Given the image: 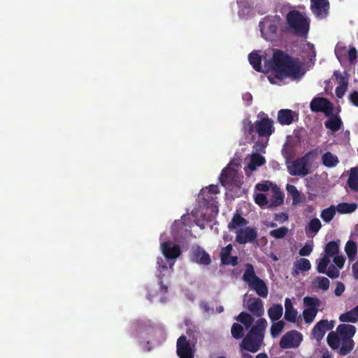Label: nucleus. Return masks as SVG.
<instances>
[{
  "mask_svg": "<svg viewBox=\"0 0 358 358\" xmlns=\"http://www.w3.org/2000/svg\"><path fill=\"white\" fill-rule=\"evenodd\" d=\"M270 68L273 75L268 76L269 82L276 83L275 79L282 81L286 78L292 80H299L305 72L301 64L297 59H294L281 50H276L270 62Z\"/></svg>",
  "mask_w": 358,
  "mask_h": 358,
  "instance_id": "f257e3e1",
  "label": "nucleus"
},
{
  "mask_svg": "<svg viewBox=\"0 0 358 358\" xmlns=\"http://www.w3.org/2000/svg\"><path fill=\"white\" fill-rule=\"evenodd\" d=\"M267 322L264 318H259L251 327L240 343L241 350L252 353L258 352L264 344V331Z\"/></svg>",
  "mask_w": 358,
  "mask_h": 358,
  "instance_id": "f03ea898",
  "label": "nucleus"
},
{
  "mask_svg": "<svg viewBox=\"0 0 358 358\" xmlns=\"http://www.w3.org/2000/svg\"><path fill=\"white\" fill-rule=\"evenodd\" d=\"M317 150L313 149L304 154L301 157L291 162L287 165V170L293 176H306L310 172L313 162L317 157Z\"/></svg>",
  "mask_w": 358,
  "mask_h": 358,
  "instance_id": "7ed1b4c3",
  "label": "nucleus"
},
{
  "mask_svg": "<svg viewBox=\"0 0 358 358\" xmlns=\"http://www.w3.org/2000/svg\"><path fill=\"white\" fill-rule=\"evenodd\" d=\"M286 21L290 30L296 36L307 38L310 29V21L296 10H292L286 15Z\"/></svg>",
  "mask_w": 358,
  "mask_h": 358,
  "instance_id": "20e7f679",
  "label": "nucleus"
},
{
  "mask_svg": "<svg viewBox=\"0 0 358 358\" xmlns=\"http://www.w3.org/2000/svg\"><path fill=\"white\" fill-rule=\"evenodd\" d=\"M243 280L248 285L249 287L255 290L259 296L266 298L268 296V287L265 282L255 274L252 264L249 263L245 264V270L243 275Z\"/></svg>",
  "mask_w": 358,
  "mask_h": 358,
  "instance_id": "39448f33",
  "label": "nucleus"
},
{
  "mask_svg": "<svg viewBox=\"0 0 358 358\" xmlns=\"http://www.w3.org/2000/svg\"><path fill=\"white\" fill-rule=\"evenodd\" d=\"M281 19L278 16H267L259 22V28L262 36L266 40L273 39L277 34Z\"/></svg>",
  "mask_w": 358,
  "mask_h": 358,
  "instance_id": "423d86ee",
  "label": "nucleus"
},
{
  "mask_svg": "<svg viewBox=\"0 0 358 358\" xmlns=\"http://www.w3.org/2000/svg\"><path fill=\"white\" fill-rule=\"evenodd\" d=\"M310 108L314 113H323L326 116L331 115L334 106L332 103L324 97H315L310 103Z\"/></svg>",
  "mask_w": 358,
  "mask_h": 358,
  "instance_id": "0eeeda50",
  "label": "nucleus"
},
{
  "mask_svg": "<svg viewBox=\"0 0 358 358\" xmlns=\"http://www.w3.org/2000/svg\"><path fill=\"white\" fill-rule=\"evenodd\" d=\"M301 341L302 334L296 330H292L282 336L280 341V346L282 349L297 348Z\"/></svg>",
  "mask_w": 358,
  "mask_h": 358,
  "instance_id": "6e6552de",
  "label": "nucleus"
},
{
  "mask_svg": "<svg viewBox=\"0 0 358 358\" xmlns=\"http://www.w3.org/2000/svg\"><path fill=\"white\" fill-rule=\"evenodd\" d=\"M274 131L273 121L268 117H262L255 121V132L259 137L268 138Z\"/></svg>",
  "mask_w": 358,
  "mask_h": 358,
  "instance_id": "1a4fd4ad",
  "label": "nucleus"
},
{
  "mask_svg": "<svg viewBox=\"0 0 358 358\" xmlns=\"http://www.w3.org/2000/svg\"><path fill=\"white\" fill-rule=\"evenodd\" d=\"M236 234V241L241 245L247 243H254L258 236L257 229L250 227L237 229Z\"/></svg>",
  "mask_w": 358,
  "mask_h": 358,
  "instance_id": "9d476101",
  "label": "nucleus"
},
{
  "mask_svg": "<svg viewBox=\"0 0 358 358\" xmlns=\"http://www.w3.org/2000/svg\"><path fill=\"white\" fill-rule=\"evenodd\" d=\"M190 259L192 262L203 266H208L211 263L210 255L199 245L192 247Z\"/></svg>",
  "mask_w": 358,
  "mask_h": 358,
  "instance_id": "9b49d317",
  "label": "nucleus"
},
{
  "mask_svg": "<svg viewBox=\"0 0 358 358\" xmlns=\"http://www.w3.org/2000/svg\"><path fill=\"white\" fill-rule=\"evenodd\" d=\"M330 263V259L327 258H320L317 260V271L319 273L326 274L331 279H335L339 277V268H336L334 265H331L328 269L327 266Z\"/></svg>",
  "mask_w": 358,
  "mask_h": 358,
  "instance_id": "f8f14e48",
  "label": "nucleus"
},
{
  "mask_svg": "<svg viewBox=\"0 0 358 358\" xmlns=\"http://www.w3.org/2000/svg\"><path fill=\"white\" fill-rule=\"evenodd\" d=\"M334 327V321L329 322L327 320H321L314 326L311 334L317 341H320L325 333L329 330H331Z\"/></svg>",
  "mask_w": 358,
  "mask_h": 358,
  "instance_id": "ddd939ff",
  "label": "nucleus"
},
{
  "mask_svg": "<svg viewBox=\"0 0 358 358\" xmlns=\"http://www.w3.org/2000/svg\"><path fill=\"white\" fill-rule=\"evenodd\" d=\"M310 9L317 17L324 18L329 13V2L328 0H310Z\"/></svg>",
  "mask_w": 358,
  "mask_h": 358,
  "instance_id": "4468645a",
  "label": "nucleus"
},
{
  "mask_svg": "<svg viewBox=\"0 0 358 358\" xmlns=\"http://www.w3.org/2000/svg\"><path fill=\"white\" fill-rule=\"evenodd\" d=\"M177 354L180 358H194V352L185 336L178 338Z\"/></svg>",
  "mask_w": 358,
  "mask_h": 358,
  "instance_id": "2eb2a0df",
  "label": "nucleus"
},
{
  "mask_svg": "<svg viewBox=\"0 0 358 358\" xmlns=\"http://www.w3.org/2000/svg\"><path fill=\"white\" fill-rule=\"evenodd\" d=\"M161 249L166 259H176L181 255L180 245L165 241L161 245Z\"/></svg>",
  "mask_w": 358,
  "mask_h": 358,
  "instance_id": "dca6fc26",
  "label": "nucleus"
},
{
  "mask_svg": "<svg viewBox=\"0 0 358 358\" xmlns=\"http://www.w3.org/2000/svg\"><path fill=\"white\" fill-rule=\"evenodd\" d=\"M248 309L256 317H261L264 313L263 301L259 298H250L248 301Z\"/></svg>",
  "mask_w": 358,
  "mask_h": 358,
  "instance_id": "f3484780",
  "label": "nucleus"
},
{
  "mask_svg": "<svg viewBox=\"0 0 358 358\" xmlns=\"http://www.w3.org/2000/svg\"><path fill=\"white\" fill-rule=\"evenodd\" d=\"M298 114L290 109H280L278 112V121L281 125H289L294 120V117Z\"/></svg>",
  "mask_w": 358,
  "mask_h": 358,
  "instance_id": "a211bd4d",
  "label": "nucleus"
},
{
  "mask_svg": "<svg viewBox=\"0 0 358 358\" xmlns=\"http://www.w3.org/2000/svg\"><path fill=\"white\" fill-rule=\"evenodd\" d=\"M341 339H352L356 333V327L352 324H341L336 328Z\"/></svg>",
  "mask_w": 358,
  "mask_h": 358,
  "instance_id": "6ab92c4d",
  "label": "nucleus"
},
{
  "mask_svg": "<svg viewBox=\"0 0 358 358\" xmlns=\"http://www.w3.org/2000/svg\"><path fill=\"white\" fill-rule=\"evenodd\" d=\"M285 319L289 322H295L297 318V310L293 307L292 302L290 299H285Z\"/></svg>",
  "mask_w": 358,
  "mask_h": 358,
  "instance_id": "aec40b11",
  "label": "nucleus"
},
{
  "mask_svg": "<svg viewBox=\"0 0 358 358\" xmlns=\"http://www.w3.org/2000/svg\"><path fill=\"white\" fill-rule=\"evenodd\" d=\"M248 224V221L241 216V215L236 211L231 220L228 224V229L230 231L237 229L238 228L245 227Z\"/></svg>",
  "mask_w": 358,
  "mask_h": 358,
  "instance_id": "412c9836",
  "label": "nucleus"
},
{
  "mask_svg": "<svg viewBox=\"0 0 358 358\" xmlns=\"http://www.w3.org/2000/svg\"><path fill=\"white\" fill-rule=\"evenodd\" d=\"M340 240L332 241L327 243L324 248V255L322 258L330 259L339 252Z\"/></svg>",
  "mask_w": 358,
  "mask_h": 358,
  "instance_id": "4be33fe9",
  "label": "nucleus"
},
{
  "mask_svg": "<svg viewBox=\"0 0 358 358\" xmlns=\"http://www.w3.org/2000/svg\"><path fill=\"white\" fill-rule=\"evenodd\" d=\"M339 321L341 322L356 323L358 321V305L349 311H347L339 316Z\"/></svg>",
  "mask_w": 358,
  "mask_h": 358,
  "instance_id": "5701e85b",
  "label": "nucleus"
},
{
  "mask_svg": "<svg viewBox=\"0 0 358 358\" xmlns=\"http://www.w3.org/2000/svg\"><path fill=\"white\" fill-rule=\"evenodd\" d=\"M343 125L341 119L337 115H331L327 120L324 122V126L327 129H330L333 132L338 131Z\"/></svg>",
  "mask_w": 358,
  "mask_h": 358,
  "instance_id": "b1692460",
  "label": "nucleus"
},
{
  "mask_svg": "<svg viewBox=\"0 0 358 358\" xmlns=\"http://www.w3.org/2000/svg\"><path fill=\"white\" fill-rule=\"evenodd\" d=\"M248 60L250 64L252 66V68L258 72H264L262 66V56L259 55L257 52L253 51L250 52L248 55Z\"/></svg>",
  "mask_w": 358,
  "mask_h": 358,
  "instance_id": "393cba45",
  "label": "nucleus"
},
{
  "mask_svg": "<svg viewBox=\"0 0 358 358\" xmlns=\"http://www.w3.org/2000/svg\"><path fill=\"white\" fill-rule=\"evenodd\" d=\"M266 163L264 157L259 153H254L251 155L250 161L248 165L250 171H255L257 167L261 166Z\"/></svg>",
  "mask_w": 358,
  "mask_h": 358,
  "instance_id": "a878e982",
  "label": "nucleus"
},
{
  "mask_svg": "<svg viewBox=\"0 0 358 358\" xmlns=\"http://www.w3.org/2000/svg\"><path fill=\"white\" fill-rule=\"evenodd\" d=\"M322 162L324 166L332 168L338 165L339 159L336 155H333L331 152H327L322 157Z\"/></svg>",
  "mask_w": 358,
  "mask_h": 358,
  "instance_id": "bb28decb",
  "label": "nucleus"
},
{
  "mask_svg": "<svg viewBox=\"0 0 358 358\" xmlns=\"http://www.w3.org/2000/svg\"><path fill=\"white\" fill-rule=\"evenodd\" d=\"M347 183L352 190L358 192V167L350 169Z\"/></svg>",
  "mask_w": 358,
  "mask_h": 358,
  "instance_id": "cd10ccee",
  "label": "nucleus"
},
{
  "mask_svg": "<svg viewBox=\"0 0 358 358\" xmlns=\"http://www.w3.org/2000/svg\"><path fill=\"white\" fill-rule=\"evenodd\" d=\"M283 308L281 304H274L268 310V315L272 322L278 321L282 315Z\"/></svg>",
  "mask_w": 358,
  "mask_h": 358,
  "instance_id": "c85d7f7f",
  "label": "nucleus"
},
{
  "mask_svg": "<svg viewBox=\"0 0 358 358\" xmlns=\"http://www.w3.org/2000/svg\"><path fill=\"white\" fill-rule=\"evenodd\" d=\"M294 274H299L300 271H308L311 268V264L308 259L301 258L294 264Z\"/></svg>",
  "mask_w": 358,
  "mask_h": 358,
  "instance_id": "c756f323",
  "label": "nucleus"
},
{
  "mask_svg": "<svg viewBox=\"0 0 358 358\" xmlns=\"http://www.w3.org/2000/svg\"><path fill=\"white\" fill-rule=\"evenodd\" d=\"M355 342L352 339H341L338 353L342 356L348 355L354 348Z\"/></svg>",
  "mask_w": 358,
  "mask_h": 358,
  "instance_id": "7c9ffc66",
  "label": "nucleus"
},
{
  "mask_svg": "<svg viewBox=\"0 0 358 358\" xmlns=\"http://www.w3.org/2000/svg\"><path fill=\"white\" fill-rule=\"evenodd\" d=\"M327 341L332 350H338L341 345V338L337 331H331L327 336Z\"/></svg>",
  "mask_w": 358,
  "mask_h": 358,
  "instance_id": "2f4dec72",
  "label": "nucleus"
},
{
  "mask_svg": "<svg viewBox=\"0 0 358 358\" xmlns=\"http://www.w3.org/2000/svg\"><path fill=\"white\" fill-rule=\"evenodd\" d=\"M286 189L288 194L292 196L294 205L302 202L301 194L294 185L288 184L287 185Z\"/></svg>",
  "mask_w": 358,
  "mask_h": 358,
  "instance_id": "473e14b6",
  "label": "nucleus"
},
{
  "mask_svg": "<svg viewBox=\"0 0 358 358\" xmlns=\"http://www.w3.org/2000/svg\"><path fill=\"white\" fill-rule=\"evenodd\" d=\"M345 251L350 261H353L357 252V243L353 241H348L345 246Z\"/></svg>",
  "mask_w": 358,
  "mask_h": 358,
  "instance_id": "72a5a7b5",
  "label": "nucleus"
},
{
  "mask_svg": "<svg viewBox=\"0 0 358 358\" xmlns=\"http://www.w3.org/2000/svg\"><path fill=\"white\" fill-rule=\"evenodd\" d=\"M313 285L318 289L326 291L329 287L330 281L326 277L317 276L313 281Z\"/></svg>",
  "mask_w": 358,
  "mask_h": 358,
  "instance_id": "f704fd0d",
  "label": "nucleus"
},
{
  "mask_svg": "<svg viewBox=\"0 0 358 358\" xmlns=\"http://www.w3.org/2000/svg\"><path fill=\"white\" fill-rule=\"evenodd\" d=\"M336 209L334 206H331L322 210L320 217L324 222L328 223L333 220L336 215Z\"/></svg>",
  "mask_w": 358,
  "mask_h": 358,
  "instance_id": "c9c22d12",
  "label": "nucleus"
},
{
  "mask_svg": "<svg viewBox=\"0 0 358 358\" xmlns=\"http://www.w3.org/2000/svg\"><path fill=\"white\" fill-rule=\"evenodd\" d=\"M284 194L281 192H275L271 198L269 204L268 205V208H273L277 207L283 203Z\"/></svg>",
  "mask_w": 358,
  "mask_h": 358,
  "instance_id": "e433bc0d",
  "label": "nucleus"
},
{
  "mask_svg": "<svg viewBox=\"0 0 358 358\" xmlns=\"http://www.w3.org/2000/svg\"><path fill=\"white\" fill-rule=\"evenodd\" d=\"M303 304L306 308H312L318 310L321 305V301L317 297L305 296L303 298Z\"/></svg>",
  "mask_w": 358,
  "mask_h": 358,
  "instance_id": "4c0bfd02",
  "label": "nucleus"
},
{
  "mask_svg": "<svg viewBox=\"0 0 358 358\" xmlns=\"http://www.w3.org/2000/svg\"><path fill=\"white\" fill-rule=\"evenodd\" d=\"M236 319L241 323L243 324L246 328L250 327L254 322V318L252 316L245 312H241Z\"/></svg>",
  "mask_w": 358,
  "mask_h": 358,
  "instance_id": "58836bf2",
  "label": "nucleus"
},
{
  "mask_svg": "<svg viewBox=\"0 0 358 358\" xmlns=\"http://www.w3.org/2000/svg\"><path fill=\"white\" fill-rule=\"evenodd\" d=\"M357 208V205L356 203H341L337 206L336 210L343 214L345 213H351Z\"/></svg>",
  "mask_w": 358,
  "mask_h": 358,
  "instance_id": "ea45409f",
  "label": "nucleus"
},
{
  "mask_svg": "<svg viewBox=\"0 0 358 358\" xmlns=\"http://www.w3.org/2000/svg\"><path fill=\"white\" fill-rule=\"evenodd\" d=\"M231 336L235 339L242 338L244 336V329L238 323H234L231 329Z\"/></svg>",
  "mask_w": 358,
  "mask_h": 358,
  "instance_id": "a19ab883",
  "label": "nucleus"
},
{
  "mask_svg": "<svg viewBox=\"0 0 358 358\" xmlns=\"http://www.w3.org/2000/svg\"><path fill=\"white\" fill-rule=\"evenodd\" d=\"M318 310L312 308H305L303 311V317L304 322L310 324L315 320Z\"/></svg>",
  "mask_w": 358,
  "mask_h": 358,
  "instance_id": "79ce46f5",
  "label": "nucleus"
},
{
  "mask_svg": "<svg viewBox=\"0 0 358 358\" xmlns=\"http://www.w3.org/2000/svg\"><path fill=\"white\" fill-rule=\"evenodd\" d=\"M285 327V322L282 320L273 323L271 327V335L275 338L280 335Z\"/></svg>",
  "mask_w": 358,
  "mask_h": 358,
  "instance_id": "37998d69",
  "label": "nucleus"
},
{
  "mask_svg": "<svg viewBox=\"0 0 358 358\" xmlns=\"http://www.w3.org/2000/svg\"><path fill=\"white\" fill-rule=\"evenodd\" d=\"M288 233V228L286 227H281L278 229L271 230L269 234L271 237L275 238H283Z\"/></svg>",
  "mask_w": 358,
  "mask_h": 358,
  "instance_id": "c03bdc74",
  "label": "nucleus"
},
{
  "mask_svg": "<svg viewBox=\"0 0 358 358\" xmlns=\"http://www.w3.org/2000/svg\"><path fill=\"white\" fill-rule=\"evenodd\" d=\"M322 227V224L318 218H313L308 224V231L316 234Z\"/></svg>",
  "mask_w": 358,
  "mask_h": 358,
  "instance_id": "a18cd8bd",
  "label": "nucleus"
},
{
  "mask_svg": "<svg viewBox=\"0 0 358 358\" xmlns=\"http://www.w3.org/2000/svg\"><path fill=\"white\" fill-rule=\"evenodd\" d=\"M232 250L233 247L231 244H228L226 247L222 248L220 254L222 264L224 262L227 258L230 257Z\"/></svg>",
  "mask_w": 358,
  "mask_h": 358,
  "instance_id": "49530a36",
  "label": "nucleus"
},
{
  "mask_svg": "<svg viewBox=\"0 0 358 358\" xmlns=\"http://www.w3.org/2000/svg\"><path fill=\"white\" fill-rule=\"evenodd\" d=\"M255 203L260 207H264L269 204L267 197L262 193L257 194L255 197Z\"/></svg>",
  "mask_w": 358,
  "mask_h": 358,
  "instance_id": "de8ad7c7",
  "label": "nucleus"
},
{
  "mask_svg": "<svg viewBox=\"0 0 358 358\" xmlns=\"http://www.w3.org/2000/svg\"><path fill=\"white\" fill-rule=\"evenodd\" d=\"M333 257H334L333 262H334V266L336 268L341 269L344 266V264L345 262V257L343 255H336Z\"/></svg>",
  "mask_w": 358,
  "mask_h": 358,
  "instance_id": "09e8293b",
  "label": "nucleus"
},
{
  "mask_svg": "<svg viewBox=\"0 0 358 358\" xmlns=\"http://www.w3.org/2000/svg\"><path fill=\"white\" fill-rule=\"evenodd\" d=\"M348 59L350 64L353 65L357 62V51L355 47H352L348 52Z\"/></svg>",
  "mask_w": 358,
  "mask_h": 358,
  "instance_id": "8fccbe9b",
  "label": "nucleus"
},
{
  "mask_svg": "<svg viewBox=\"0 0 358 358\" xmlns=\"http://www.w3.org/2000/svg\"><path fill=\"white\" fill-rule=\"evenodd\" d=\"M313 251V246L310 244H305L299 250L301 256H308Z\"/></svg>",
  "mask_w": 358,
  "mask_h": 358,
  "instance_id": "3c124183",
  "label": "nucleus"
},
{
  "mask_svg": "<svg viewBox=\"0 0 358 358\" xmlns=\"http://www.w3.org/2000/svg\"><path fill=\"white\" fill-rule=\"evenodd\" d=\"M345 289V287L344 284L341 282L338 281L336 282V287L334 290V294L336 296H340L343 294Z\"/></svg>",
  "mask_w": 358,
  "mask_h": 358,
  "instance_id": "603ef678",
  "label": "nucleus"
},
{
  "mask_svg": "<svg viewBox=\"0 0 358 358\" xmlns=\"http://www.w3.org/2000/svg\"><path fill=\"white\" fill-rule=\"evenodd\" d=\"M346 90H347L346 84L340 85L339 86H338L336 88V90H335L336 96L338 98H342L344 96Z\"/></svg>",
  "mask_w": 358,
  "mask_h": 358,
  "instance_id": "864d4df0",
  "label": "nucleus"
},
{
  "mask_svg": "<svg viewBox=\"0 0 358 358\" xmlns=\"http://www.w3.org/2000/svg\"><path fill=\"white\" fill-rule=\"evenodd\" d=\"M289 219L288 214L287 213H279L275 215V220L283 223L287 221Z\"/></svg>",
  "mask_w": 358,
  "mask_h": 358,
  "instance_id": "5fc2aeb1",
  "label": "nucleus"
},
{
  "mask_svg": "<svg viewBox=\"0 0 358 358\" xmlns=\"http://www.w3.org/2000/svg\"><path fill=\"white\" fill-rule=\"evenodd\" d=\"M222 264L236 266L238 264V257L236 256H230Z\"/></svg>",
  "mask_w": 358,
  "mask_h": 358,
  "instance_id": "6e6d98bb",
  "label": "nucleus"
},
{
  "mask_svg": "<svg viewBox=\"0 0 358 358\" xmlns=\"http://www.w3.org/2000/svg\"><path fill=\"white\" fill-rule=\"evenodd\" d=\"M256 189L261 192H266L269 190V185L268 182H259L255 186Z\"/></svg>",
  "mask_w": 358,
  "mask_h": 358,
  "instance_id": "4d7b16f0",
  "label": "nucleus"
},
{
  "mask_svg": "<svg viewBox=\"0 0 358 358\" xmlns=\"http://www.w3.org/2000/svg\"><path fill=\"white\" fill-rule=\"evenodd\" d=\"M349 99L353 105L358 106V92L357 91L352 92L350 94Z\"/></svg>",
  "mask_w": 358,
  "mask_h": 358,
  "instance_id": "13d9d810",
  "label": "nucleus"
},
{
  "mask_svg": "<svg viewBox=\"0 0 358 358\" xmlns=\"http://www.w3.org/2000/svg\"><path fill=\"white\" fill-rule=\"evenodd\" d=\"M208 192L212 194H216L220 192L217 185H211L208 187Z\"/></svg>",
  "mask_w": 358,
  "mask_h": 358,
  "instance_id": "bf43d9fd",
  "label": "nucleus"
},
{
  "mask_svg": "<svg viewBox=\"0 0 358 358\" xmlns=\"http://www.w3.org/2000/svg\"><path fill=\"white\" fill-rule=\"evenodd\" d=\"M352 274L355 280H358V260L352 265Z\"/></svg>",
  "mask_w": 358,
  "mask_h": 358,
  "instance_id": "052dcab7",
  "label": "nucleus"
},
{
  "mask_svg": "<svg viewBox=\"0 0 358 358\" xmlns=\"http://www.w3.org/2000/svg\"><path fill=\"white\" fill-rule=\"evenodd\" d=\"M236 2L240 8H248L250 7L248 0H237Z\"/></svg>",
  "mask_w": 358,
  "mask_h": 358,
  "instance_id": "680f3d73",
  "label": "nucleus"
},
{
  "mask_svg": "<svg viewBox=\"0 0 358 358\" xmlns=\"http://www.w3.org/2000/svg\"><path fill=\"white\" fill-rule=\"evenodd\" d=\"M245 129L249 134L251 135L253 132L255 131V123L253 124L250 122L248 125L245 127Z\"/></svg>",
  "mask_w": 358,
  "mask_h": 358,
  "instance_id": "e2e57ef3",
  "label": "nucleus"
},
{
  "mask_svg": "<svg viewBox=\"0 0 358 358\" xmlns=\"http://www.w3.org/2000/svg\"><path fill=\"white\" fill-rule=\"evenodd\" d=\"M200 308L205 312V313H209L211 310L208 303L205 301H202L200 303Z\"/></svg>",
  "mask_w": 358,
  "mask_h": 358,
  "instance_id": "0e129e2a",
  "label": "nucleus"
},
{
  "mask_svg": "<svg viewBox=\"0 0 358 358\" xmlns=\"http://www.w3.org/2000/svg\"><path fill=\"white\" fill-rule=\"evenodd\" d=\"M227 178V170H226V169H224L222 170V173L220 176V180L222 185H224V183L226 182Z\"/></svg>",
  "mask_w": 358,
  "mask_h": 358,
  "instance_id": "69168bd1",
  "label": "nucleus"
},
{
  "mask_svg": "<svg viewBox=\"0 0 358 358\" xmlns=\"http://www.w3.org/2000/svg\"><path fill=\"white\" fill-rule=\"evenodd\" d=\"M256 358H268V357L266 353L261 352L257 355Z\"/></svg>",
  "mask_w": 358,
  "mask_h": 358,
  "instance_id": "338daca9",
  "label": "nucleus"
},
{
  "mask_svg": "<svg viewBox=\"0 0 358 358\" xmlns=\"http://www.w3.org/2000/svg\"><path fill=\"white\" fill-rule=\"evenodd\" d=\"M322 358H332V356L329 354V351H326L323 353Z\"/></svg>",
  "mask_w": 358,
  "mask_h": 358,
  "instance_id": "774afa93",
  "label": "nucleus"
}]
</instances>
